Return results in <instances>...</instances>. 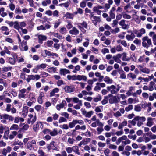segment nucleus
Returning <instances> with one entry per match:
<instances>
[{"mask_svg":"<svg viewBox=\"0 0 156 156\" xmlns=\"http://www.w3.org/2000/svg\"><path fill=\"white\" fill-rule=\"evenodd\" d=\"M56 71V68L54 67H50L47 69L48 72L51 73H55Z\"/></svg>","mask_w":156,"mask_h":156,"instance_id":"72a5a7b5","label":"nucleus"},{"mask_svg":"<svg viewBox=\"0 0 156 156\" xmlns=\"http://www.w3.org/2000/svg\"><path fill=\"white\" fill-rule=\"evenodd\" d=\"M12 150L11 148L9 146H8L6 149L3 148L2 151V154L4 156H6L7 152H10Z\"/></svg>","mask_w":156,"mask_h":156,"instance_id":"a211bd4d","label":"nucleus"},{"mask_svg":"<svg viewBox=\"0 0 156 156\" xmlns=\"http://www.w3.org/2000/svg\"><path fill=\"white\" fill-rule=\"evenodd\" d=\"M69 73L70 71L65 68L61 69L59 70V73L62 75H65L66 74Z\"/></svg>","mask_w":156,"mask_h":156,"instance_id":"f3484780","label":"nucleus"},{"mask_svg":"<svg viewBox=\"0 0 156 156\" xmlns=\"http://www.w3.org/2000/svg\"><path fill=\"white\" fill-rule=\"evenodd\" d=\"M116 48L117 51L118 52H122L123 50L122 47L120 45H117Z\"/></svg>","mask_w":156,"mask_h":156,"instance_id":"09e8293b","label":"nucleus"},{"mask_svg":"<svg viewBox=\"0 0 156 156\" xmlns=\"http://www.w3.org/2000/svg\"><path fill=\"white\" fill-rule=\"evenodd\" d=\"M142 41L143 47L147 49L152 44L151 40L148 36H146L143 37L142 38Z\"/></svg>","mask_w":156,"mask_h":156,"instance_id":"f03ea898","label":"nucleus"},{"mask_svg":"<svg viewBox=\"0 0 156 156\" xmlns=\"http://www.w3.org/2000/svg\"><path fill=\"white\" fill-rule=\"evenodd\" d=\"M77 80L86 81L87 80V77L84 75H77Z\"/></svg>","mask_w":156,"mask_h":156,"instance_id":"6ab92c4d","label":"nucleus"},{"mask_svg":"<svg viewBox=\"0 0 156 156\" xmlns=\"http://www.w3.org/2000/svg\"><path fill=\"white\" fill-rule=\"evenodd\" d=\"M145 30L143 28H142L140 30H139V32L138 35H137V37L138 38H140L142 36L143 34H145Z\"/></svg>","mask_w":156,"mask_h":156,"instance_id":"4be33fe9","label":"nucleus"},{"mask_svg":"<svg viewBox=\"0 0 156 156\" xmlns=\"http://www.w3.org/2000/svg\"><path fill=\"white\" fill-rule=\"evenodd\" d=\"M81 111L82 114L84 115L86 117L90 118L93 115L94 112L92 111H90L87 112V111L84 108H82Z\"/></svg>","mask_w":156,"mask_h":156,"instance_id":"423d86ee","label":"nucleus"},{"mask_svg":"<svg viewBox=\"0 0 156 156\" xmlns=\"http://www.w3.org/2000/svg\"><path fill=\"white\" fill-rule=\"evenodd\" d=\"M70 4V3L69 2H66L65 3H62L59 4V5L61 6H64L66 8L68 7Z\"/></svg>","mask_w":156,"mask_h":156,"instance_id":"6e6d98bb","label":"nucleus"},{"mask_svg":"<svg viewBox=\"0 0 156 156\" xmlns=\"http://www.w3.org/2000/svg\"><path fill=\"white\" fill-rule=\"evenodd\" d=\"M125 20H123L120 21L119 23V25L124 29H126L128 27V25L125 24Z\"/></svg>","mask_w":156,"mask_h":156,"instance_id":"412c9836","label":"nucleus"},{"mask_svg":"<svg viewBox=\"0 0 156 156\" xmlns=\"http://www.w3.org/2000/svg\"><path fill=\"white\" fill-rule=\"evenodd\" d=\"M91 51L94 54H98L99 53L98 49L94 47H92L91 49Z\"/></svg>","mask_w":156,"mask_h":156,"instance_id":"ea45409f","label":"nucleus"},{"mask_svg":"<svg viewBox=\"0 0 156 156\" xmlns=\"http://www.w3.org/2000/svg\"><path fill=\"white\" fill-rule=\"evenodd\" d=\"M103 110V106H97L95 109V111L97 112H101Z\"/></svg>","mask_w":156,"mask_h":156,"instance_id":"58836bf2","label":"nucleus"},{"mask_svg":"<svg viewBox=\"0 0 156 156\" xmlns=\"http://www.w3.org/2000/svg\"><path fill=\"white\" fill-rule=\"evenodd\" d=\"M69 33L71 34L76 35L79 34V31L76 28L74 27L69 31Z\"/></svg>","mask_w":156,"mask_h":156,"instance_id":"4468645a","label":"nucleus"},{"mask_svg":"<svg viewBox=\"0 0 156 156\" xmlns=\"http://www.w3.org/2000/svg\"><path fill=\"white\" fill-rule=\"evenodd\" d=\"M38 42L40 44H42L43 41L46 40L47 38L46 36L42 35L41 34L39 35L38 36Z\"/></svg>","mask_w":156,"mask_h":156,"instance_id":"2eb2a0df","label":"nucleus"},{"mask_svg":"<svg viewBox=\"0 0 156 156\" xmlns=\"http://www.w3.org/2000/svg\"><path fill=\"white\" fill-rule=\"evenodd\" d=\"M51 3L50 0H44L42 2V5L44 6H46L48 4H50Z\"/></svg>","mask_w":156,"mask_h":156,"instance_id":"f704fd0d","label":"nucleus"},{"mask_svg":"<svg viewBox=\"0 0 156 156\" xmlns=\"http://www.w3.org/2000/svg\"><path fill=\"white\" fill-rule=\"evenodd\" d=\"M9 8L12 11H13L15 9V6L13 3H10L9 5Z\"/></svg>","mask_w":156,"mask_h":156,"instance_id":"4d7b16f0","label":"nucleus"},{"mask_svg":"<svg viewBox=\"0 0 156 156\" xmlns=\"http://www.w3.org/2000/svg\"><path fill=\"white\" fill-rule=\"evenodd\" d=\"M75 141V140L74 139L69 137L68 139L67 143L68 144L72 145L73 144Z\"/></svg>","mask_w":156,"mask_h":156,"instance_id":"473e14b6","label":"nucleus"},{"mask_svg":"<svg viewBox=\"0 0 156 156\" xmlns=\"http://www.w3.org/2000/svg\"><path fill=\"white\" fill-rule=\"evenodd\" d=\"M101 90V87L99 85V83H96V85L94 88V90L95 91L100 90Z\"/></svg>","mask_w":156,"mask_h":156,"instance_id":"0e129e2a","label":"nucleus"},{"mask_svg":"<svg viewBox=\"0 0 156 156\" xmlns=\"http://www.w3.org/2000/svg\"><path fill=\"white\" fill-rule=\"evenodd\" d=\"M64 16L66 17L67 19H73L74 17V15L73 14L67 12L65 14Z\"/></svg>","mask_w":156,"mask_h":156,"instance_id":"bb28decb","label":"nucleus"},{"mask_svg":"<svg viewBox=\"0 0 156 156\" xmlns=\"http://www.w3.org/2000/svg\"><path fill=\"white\" fill-rule=\"evenodd\" d=\"M80 24L82 26L83 29L84 28L86 29H87L88 25L86 22L84 21L81 23H80Z\"/></svg>","mask_w":156,"mask_h":156,"instance_id":"de8ad7c7","label":"nucleus"},{"mask_svg":"<svg viewBox=\"0 0 156 156\" xmlns=\"http://www.w3.org/2000/svg\"><path fill=\"white\" fill-rule=\"evenodd\" d=\"M133 43L137 45H140L141 44V41L138 38H135L133 41Z\"/></svg>","mask_w":156,"mask_h":156,"instance_id":"5fc2aeb1","label":"nucleus"},{"mask_svg":"<svg viewBox=\"0 0 156 156\" xmlns=\"http://www.w3.org/2000/svg\"><path fill=\"white\" fill-rule=\"evenodd\" d=\"M113 58L115 62L118 63H120L121 62V60L117 57L114 56L113 57Z\"/></svg>","mask_w":156,"mask_h":156,"instance_id":"338daca9","label":"nucleus"},{"mask_svg":"<svg viewBox=\"0 0 156 156\" xmlns=\"http://www.w3.org/2000/svg\"><path fill=\"white\" fill-rule=\"evenodd\" d=\"M64 89L66 92L68 93L72 92L75 90V87L73 85L65 86Z\"/></svg>","mask_w":156,"mask_h":156,"instance_id":"f8f14e48","label":"nucleus"},{"mask_svg":"<svg viewBox=\"0 0 156 156\" xmlns=\"http://www.w3.org/2000/svg\"><path fill=\"white\" fill-rule=\"evenodd\" d=\"M122 87V85L119 84L117 85V87L115 86L112 85L107 87V90L109 91L111 94H116L119 91V89Z\"/></svg>","mask_w":156,"mask_h":156,"instance_id":"f257e3e1","label":"nucleus"},{"mask_svg":"<svg viewBox=\"0 0 156 156\" xmlns=\"http://www.w3.org/2000/svg\"><path fill=\"white\" fill-rule=\"evenodd\" d=\"M67 121L66 119L63 117H60L58 120L59 123L66 122Z\"/></svg>","mask_w":156,"mask_h":156,"instance_id":"e2e57ef3","label":"nucleus"},{"mask_svg":"<svg viewBox=\"0 0 156 156\" xmlns=\"http://www.w3.org/2000/svg\"><path fill=\"white\" fill-rule=\"evenodd\" d=\"M39 128L38 122H37L36 124L33 126V130L35 132H37L39 129Z\"/></svg>","mask_w":156,"mask_h":156,"instance_id":"a19ab883","label":"nucleus"},{"mask_svg":"<svg viewBox=\"0 0 156 156\" xmlns=\"http://www.w3.org/2000/svg\"><path fill=\"white\" fill-rule=\"evenodd\" d=\"M140 70L141 72L147 74H149L150 72V70L149 69L146 67H142V68L140 69Z\"/></svg>","mask_w":156,"mask_h":156,"instance_id":"cd10ccee","label":"nucleus"},{"mask_svg":"<svg viewBox=\"0 0 156 156\" xmlns=\"http://www.w3.org/2000/svg\"><path fill=\"white\" fill-rule=\"evenodd\" d=\"M97 131V134H101L102 132L104 131V129L103 127H98L96 129Z\"/></svg>","mask_w":156,"mask_h":156,"instance_id":"680f3d73","label":"nucleus"},{"mask_svg":"<svg viewBox=\"0 0 156 156\" xmlns=\"http://www.w3.org/2000/svg\"><path fill=\"white\" fill-rule=\"evenodd\" d=\"M119 73L120 74V78L122 79H126V76L125 73L124 71H122Z\"/></svg>","mask_w":156,"mask_h":156,"instance_id":"a18cd8bd","label":"nucleus"},{"mask_svg":"<svg viewBox=\"0 0 156 156\" xmlns=\"http://www.w3.org/2000/svg\"><path fill=\"white\" fill-rule=\"evenodd\" d=\"M91 141V139L90 138H87L83 139L78 144V146L81 147L82 145H86Z\"/></svg>","mask_w":156,"mask_h":156,"instance_id":"1a4fd4ad","label":"nucleus"},{"mask_svg":"<svg viewBox=\"0 0 156 156\" xmlns=\"http://www.w3.org/2000/svg\"><path fill=\"white\" fill-rule=\"evenodd\" d=\"M134 110L136 111L140 112L141 110L140 105L139 104L135 105L134 106Z\"/></svg>","mask_w":156,"mask_h":156,"instance_id":"8fccbe9b","label":"nucleus"},{"mask_svg":"<svg viewBox=\"0 0 156 156\" xmlns=\"http://www.w3.org/2000/svg\"><path fill=\"white\" fill-rule=\"evenodd\" d=\"M122 15L123 18L125 19L129 20L131 18L130 15L126 14L124 12L122 13Z\"/></svg>","mask_w":156,"mask_h":156,"instance_id":"37998d69","label":"nucleus"},{"mask_svg":"<svg viewBox=\"0 0 156 156\" xmlns=\"http://www.w3.org/2000/svg\"><path fill=\"white\" fill-rule=\"evenodd\" d=\"M18 27L16 30L19 32L20 29L23 28V27H25L26 26V23L24 21L21 22H18Z\"/></svg>","mask_w":156,"mask_h":156,"instance_id":"dca6fc26","label":"nucleus"},{"mask_svg":"<svg viewBox=\"0 0 156 156\" xmlns=\"http://www.w3.org/2000/svg\"><path fill=\"white\" fill-rule=\"evenodd\" d=\"M53 43L52 41L49 40H48L45 43V44H46L47 46L49 47H51Z\"/></svg>","mask_w":156,"mask_h":156,"instance_id":"13d9d810","label":"nucleus"},{"mask_svg":"<svg viewBox=\"0 0 156 156\" xmlns=\"http://www.w3.org/2000/svg\"><path fill=\"white\" fill-rule=\"evenodd\" d=\"M104 81L107 84H111L113 83L112 80L109 77L106 76L104 79Z\"/></svg>","mask_w":156,"mask_h":156,"instance_id":"5701e85b","label":"nucleus"},{"mask_svg":"<svg viewBox=\"0 0 156 156\" xmlns=\"http://www.w3.org/2000/svg\"><path fill=\"white\" fill-rule=\"evenodd\" d=\"M59 91V89L58 88H55L52 90L50 93V97H52L55 96L58 97L59 96V94H55V93H58Z\"/></svg>","mask_w":156,"mask_h":156,"instance_id":"6e6552de","label":"nucleus"},{"mask_svg":"<svg viewBox=\"0 0 156 156\" xmlns=\"http://www.w3.org/2000/svg\"><path fill=\"white\" fill-rule=\"evenodd\" d=\"M121 142L123 144L126 145L129 144L131 143V141L127 138L126 136L123 135L117 139L116 144H117L119 145Z\"/></svg>","mask_w":156,"mask_h":156,"instance_id":"7ed1b4c3","label":"nucleus"},{"mask_svg":"<svg viewBox=\"0 0 156 156\" xmlns=\"http://www.w3.org/2000/svg\"><path fill=\"white\" fill-rule=\"evenodd\" d=\"M82 103H78L76 105L73 107V108L76 109H79L80 108L81 106H82Z\"/></svg>","mask_w":156,"mask_h":156,"instance_id":"603ef678","label":"nucleus"},{"mask_svg":"<svg viewBox=\"0 0 156 156\" xmlns=\"http://www.w3.org/2000/svg\"><path fill=\"white\" fill-rule=\"evenodd\" d=\"M59 32L62 34H66L67 32V30L65 27H61L60 28Z\"/></svg>","mask_w":156,"mask_h":156,"instance_id":"c9c22d12","label":"nucleus"},{"mask_svg":"<svg viewBox=\"0 0 156 156\" xmlns=\"http://www.w3.org/2000/svg\"><path fill=\"white\" fill-rule=\"evenodd\" d=\"M80 70V66L79 65H76L75 67L74 70H73L72 72L74 73H76L77 71H79Z\"/></svg>","mask_w":156,"mask_h":156,"instance_id":"3c124183","label":"nucleus"},{"mask_svg":"<svg viewBox=\"0 0 156 156\" xmlns=\"http://www.w3.org/2000/svg\"><path fill=\"white\" fill-rule=\"evenodd\" d=\"M127 78L129 79V80L131 79L133 80L136 79V76L135 74L132 73H130L127 74Z\"/></svg>","mask_w":156,"mask_h":156,"instance_id":"b1692460","label":"nucleus"},{"mask_svg":"<svg viewBox=\"0 0 156 156\" xmlns=\"http://www.w3.org/2000/svg\"><path fill=\"white\" fill-rule=\"evenodd\" d=\"M12 69L11 67H4L2 68V71L4 73L5 72H7L8 71Z\"/></svg>","mask_w":156,"mask_h":156,"instance_id":"bf43d9fd","label":"nucleus"},{"mask_svg":"<svg viewBox=\"0 0 156 156\" xmlns=\"http://www.w3.org/2000/svg\"><path fill=\"white\" fill-rule=\"evenodd\" d=\"M72 101L75 103H79L82 102L81 100H80L77 97H74L72 98Z\"/></svg>","mask_w":156,"mask_h":156,"instance_id":"e433bc0d","label":"nucleus"},{"mask_svg":"<svg viewBox=\"0 0 156 156\" xmlns=\"http://www.w3.org/2000/svg\"><path fill=\"white\" fill-rule=\"evenodd\" d=\"M73 148V151L78 155L80 154V153L79 152V148L77 146H73L72 147Z\"/></svg>","mask_w":156,"mask_h":156,"instance_id":"7c9ffc66","label":"nucleus"},{"mask_svg":"<svg viewBox=\"0 0 156 156\" xmlns=\"http://www.w3.org/2000/svg\"><path fill=\"white\" fill-rule=\"evenodd\" d=\"M134 119L137 122V126L138 127H140L143 124V122H145L146 119L144 117L137 116L134 118Z\"/></svg>","mask_w":156,"mask_h":156,"instance_id":"39448f33","label":"nucleus"},{"mask_svg":"<svg viewBox=\"0 0 156 156\" xmlns=\"http://www.w3.org/2000/svg\"><path fill=\"white\" fill-rule=\"evenodd\" d=\"M19 129L18 125L16 124H13L10 128V130L17 131Z\"/></svg>","mask_w":156,"mask_h":156,"instance_id":"c85d7f7f","label":"nucleus"},{"mask_svg":"<svg viewBox=\"0 0 156 156\" xmlns=\"http://www.w3.org/2000/svg\"><path fill=\"white\" fill-rule=\"evenodd\" d=\"M50 134L52 136H54L57 135L58 134L57 129L55 128L52 131H50Z\"/></svg>","mask_w":156,"mask_h":156,"instance_id":"2f4dec72","label":"nucleus"},{"mask_svg":"<svg viewBox=\"0 0 156 156\" xmlns=\"http://www.w3.org/2000/svg\"><path fill=\"white\" fill-rule=\"evenodd\" d=\"M66 150L68 154H71L73 151V148L72 147H68L66 148Z\"/></svg>","mask_w":156,"mask_h":156,"instance_id":"864d4df0","label":"nucleus"},{"mask_svg":"<svg viewBox=\"0 0 156 156\" xmlns=\"http://www.w3.org/2000/svg\"><path fill=\"white\" fill-rule=\"evenodd\" d=\"M105 98L108 99L109 103L110 104L118 103L119 101L117 100L116 96H113L111 94L105 96Z\"/></svg>","mask_w":156,"mask_h":156,"instance_id":"20e7f679","label":"nucleus"},{"mask_svg":"<svg viewBox=\"0 0 156 156\" xmlns=\"http://www.w3.org/2000/svg\"><path fill=\"white\" fill-rule=\"evenodd\" d=\"M7 23L10 27L13 26V28L15 29L16 30L18 27V21H8Z\"/></svg>","mask_w":156,"mask_h":156,"instance_id":"9d476101","label":"nucleus"},{"mask_svg":"<svg viewBox=\"0 0 156 156\" xmlns=\"http://www.w3.org/2000/svg\"><path fill=\"white\" fill-rule=\"evenodd\" d=\"M76 121L75 120H73L71 122L69 123V127L71 128L74 127L75 125L76 124Z\"/></svg>","mask_w":156,"mask_h":156,"instance_id":"4c0bfd02","label":"nucleus"},{"mask_svg":"<svg viewBox=\"0 0 156 156\" xmlns=\"http://www.w3.org/2000/svg\"><path fill=\"white\" fill-rule=\"evenodd\" d=\"M154 83L153 82H151L150 83V84L148 87V90L150 91H152L154 90L153 85Z\"/></svg>","mask_w":156,"mask_h":156,"instance_id":"49530a36","label":"nucleus"},{"mask_svg":"<svg viewBox=\"0 0 156 156\" xmlns=\"http://www.w3.org/2000/svg\"><path fill=\"white\" fill-rule=\"evenodd\" d=\"M37 152L39 154L38 156H46L45 155V153L42 149H39L37 151Z\"/></svg>","mask_w":156,"mask_h":156,"instance_id":"79ce46f5","label":"nucleus"},{"mask_svg":"<svg viewBox=\"0 0 156 156\" xmlns=\"http://www.w3.org/2000/svg\"><path fill=\"white\" fill-rule=\"evenodd\" d=\"M27 42L24 40H23L21 42L20 44H21V47L20 49L22 51H27L28 49V46L26 45Z\"/></svg>","mask_w":156,"mask_h":156,"instance_id":"9b49d317","label":"nucleus"},{"mask_svg":"<svg viewBox=\"0 0 156 156\" xmlns=\"http://www.w3.org/2000/svg\"><path fill=\"white\" fill-rule=\"evenodd\" d=\"M126 55V53L125 52H123L122 53V61H128L130 60V58L127 57Z\"/></svg>","mask_w":156,"mask_h":156,"instance_id":"a878e982","label":"nucleus"},{"mask_svg":"<svg viewBox=\"0 0 156 156\" xmlns=\"http://www.w3.org/2000/svg\"><path fill=\"white\" fill-rule=\"evenodd\" d=\"M127 124V122L126 121H124L122 123H120L118 128L119 129H122L123 127L126 126Z\"/></svg>","mask_w":156,"mask_h":156,"instance_id":"393cba45","label":"nucleus"},{"mask_svg":"<svg viewBox=\"0 0 156 156\" xmlns=\"http://www.w3.org/2000/svg\"><path fill=\"white\" fill-rule=\"evenodd\" d=\"M103 7L101 6H97L94 7L93 8V10L95 12H96L97 14L98 15H100V13L101 11L100 9H102Z\"/></svg>","mask_w":156,"mask_h":156,"instance_id":"aec40b11","label":"nucleus"},{"mask_svg":"<svg viewBox=\"0 0 156 156\" xmlns=\"http://www.w3.org/2000/svg\"><path fill=\"white\" fill-rule=\"evenodd\" d=\"M154 119L151 117H148L147 119V126L149 127H151L154 124L153 120Z\"/></svg>","mask_w":156,"mask_h":156,"instance_id":"ddd939ff","label":"nucleus"},{"mask_svg":"<svg viewBox=\"0 0 156 156\" xmlns=\"http://www.w3.org/2000/svg\"><path fill=\"white\" fill-rule=\"evenodd\" d=\"M28 116L29 118L27 119V122L28 124L31 123L33 124L36 121L37 117L35 113L34 117L33 115L31 114H28Z\"/></svg>","mask_w":156,"mask_h":156,"instance_id":"0eeeda50","label":"nucleus"},{"mask_svg":"<svg viewBox=\"0 0 156 156\" xmlns=\"http://www.w3.org/2000/svg\"><path fill=\"white\" fill-rule=\"evenodd\" d=\"M28 108L27 106H24L23 108V111H24V113H23L22 115L23 117L25 118L27 115L28 112Z\"/></svg>","mask_w":156,"mask_h":156,"instance_id":"c756f323","label":"nucleus"},{"mask_svg":"<svg viewBox=\"0 0 156 156\" xmlns=\"http://www.w3.org/2000/svg\"><path fill=\"white\" fill-rule=\"evenodd\" d=\"M113 115L116 118L120 117L122 116V114L119 111H117L116 112L114 113Z\"/></svg>","mask_w":156,"mask_h":156,"instance_id":"052dcab7","label":"nucleus"},{"mask_svg":"<svg viewBox=\"0 0 156 156\" xmlns=\"http://www.w3.org/2000/svg\"><path fill=\"white\" fill-rule=\"evenodd\" d=\"M40 76H41L42 77H45L48 76V73H46V72L44 71H41L40 73Z\"/></svg>","mask_w":156,"mask_h":156,"instance_id":"69168bd1","label":"nucleus"},{"mask_svg":"<svg viewBox=\"0 0 156 156\" xmlns=\"http://www.w3.org/2000/svg\"><path fill=\"white\" fill-rule=\"evenodd\" d=\"M133 105H129L125 108V110L126 112H129L133 109Z\"/></svg>","mask_w":156,"mask_h":156,"instance_id":"c03bdc74","label":"nucleus"},{"mask_svg":"<svg viewBox=\"0 0 156 156\" xmlns=\"http://www.w3.org/2000/svg\"><path fill=\"white\" fill-rule=\"evenodd\" d=\"M37 30H46L45 27H44L43 25H41L37 27Z\"/></svg>","mask_w":156,"mask_h":156,"instance_id":"774afa93","label":"nucleus"}]
</instances>
